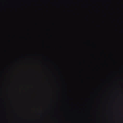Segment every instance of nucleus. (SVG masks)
Masks as SVG:
<instances>
[{
	"instance_id": "nucleus-1",
	"label": "nucleus",
	"mask_w": 123,
	"mask_h": 123,
	"mask_svg": "<svg viewBox=\"0 0 123 123\" xmlns=\"http://www.w3.org/2000/svg\"><path fill=\"white\" fill-rule=\"evenodd\" d=\"M9 113H8V123H9Z\"/></svg>"
}]
</instances>
